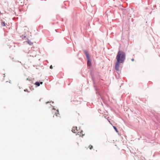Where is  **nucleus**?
<instances>
[{"label":"nucleus","instance_id":"8","mask_svg":"<svg viewBox=\"0 0 160 160\" xmlns=\"http://www.w3.org/2000/svg\"><path fill=\"white\" fill-rule=\"evenodd\" d=\"M2 25L3 26H5V23L4 22H2Z\"/></svg>","mask_w":160,"mask_h":160},{"label":"nucleus","instance_id":"14","mask_svg":"<svg viewBox=\"0 0 160 160\" xmlns=\"http://www.w3.org/2000/svg\"><path fill=\"white\" fill-rule=\"evenodd\" d=\"M24 91H27V90H24Z\"/></svg>","mask_w":160,"mask_h":160},{"label":"nucleus","instance_id":"11","mask_svg":"<svg viewBox=\"0 0 160 160\" xmlns=\"http://www.w3.org/2000/svg\"><path fill=\"white\" fill-rule=\"evenodd\" d=\"M52 68H52V65H51L50 66V68L52 69Z\"/></svg>","mask_w":160,"mask_h":160},{"label":"nucleus","instance_id":"12","mask_svg":"<svg viewBox=\"0 0 160 160\" xmlns=\"http://www.w3.org/2000/svg\"><path fill=\"white\" fill-rule=\"evenodd\" d=\"M131 60L132 61H134V59L133 58H132L131 59Z\"/></svg>","mask_w":160,"mask_h":160},{"label":"nucleus","instance_id":"5","mask_svg":"<svg viewBox=\"0 0 160 160\" xmlns=\"http://www.w3.org/2000/svg\"><path fill=\"white\" fill-rule=\"evenodd\" d=\"M88 62H87V64L88 66H90L91 65V62L90 58L89 59H87Z\"/></svg>","mask_w":160,"mask_h":160},{"label":"nucleus","instance_id":"6","mask_svg":"<svg viewBox=\"0 0 160 160\" xmlns=\"http://www.w3.org/2000/svg\"><path fill=\"white\" fill-rule=\"evenodd\" d=\"M55 114L56 116H58V115L59 114V111L58 110L56 111V112H55Z\"/></svg>","mask_w":160,"mask_h":160},{"label":"nucleus","instance_id":"3","mask_svg":"<svg viewBox=\"0 0 160 160\" xmlns=\"http://www.w3.org/2000/svg\"><path fill=\"white\" fill-rule=\"evenodd\" d=\"M84 53L86 55V56L87 58V59H90V57L89 56V54L87 52V51H84Z\"/></svg>","mask_w":160,"mask_h":160},{"label":"nucleus","instance_id":"13","mask_svg":"<svg viewBox=\"0 0 160 160\" xmlns=\"http://www.w3.org/2000/svg\"><path fill=\"white\" fill-rule=\"evenodd\" d=\"M49 102H46V104H47Z\"/></svg>","mask_w":160,"mask_h":160},{"label":"nucleus","instance_id":"4","mask_svg":"<svg viewBox=\"0 0 160 160\" xmlns=\"http://www.w3.org/2000/svg\"><path fill=\"white\" fill-rule=\"evenodd\" d=\"M43 83L42 82H41L39 83V82H36L35 83V84L38 87L40 86V84H42Z\"/></svg>","mask_w":160,"mask_h":160},{"label":"nucleus","instance_id":"9","mask_svg":"<svg viewBox=\"0 0 160 160\" xmlns=\"http://www.w3.org/2000/svg\"><path fill=\"white\" fill-rule=\"evenodd\" d=\"M113 128H114V129L117 132H118V131L116 128L115 126H113Z\"/></svg>","mask_w":160,"mask_h":160},{"label":"nucleus","instance_id":"2","mask_svg":"<svg viewBox=\"0 0 160 160\" xmlns=\"http://www.w3.org/2000/svg\"><path fill=\"white\" fill-rule=\"evenodd\" d=\"M77 127H73L72 128V131L74 133H77Z\"/></svg>","mask_w":160,"mask_h":160},{"label":"nucleus","instance_id":"10","mask_svg":"<svg viewBox=\"0 0 160 160\" xmlns=\"http://www.w3.org/2000/svg\"><path fill=\"white\" fill-rule=\"evenodd\" d=\"M28 43L30 44V45H32V44L33 43L32 42H31L30 41H28Z\"/></svg>","mask_w":160,"mask_h":160},{"label":"nucleus","instance_id":"1","mask_svg":"<svg viewBox=\"0 0 160 160\" xmlns=\"http://www.w3.org/2000/svg\"><path fill=\"white\" fill-rule=\"evenodd\" d=\"M125 54L122 51H119L117 55V62L115 66V68L117 71L119 70L120 63L123 62L125 58Z\"/></svg>","mask_w":160,"mask_h":160},{"label":"nucleus","instance_id":"7","mask_svg":"<svg viewBox=\"0 0 160 160\" xmlns=\"http://www.w3.org/2000/svg\"><path fill=\"white\" fill-rule=\"evenodd\" d=\"M88 148L90 149H92L93 148V146L92 145H90L88 147Z\"/></svg>","mask_w":160,"mask_h":160}]
</instances>
